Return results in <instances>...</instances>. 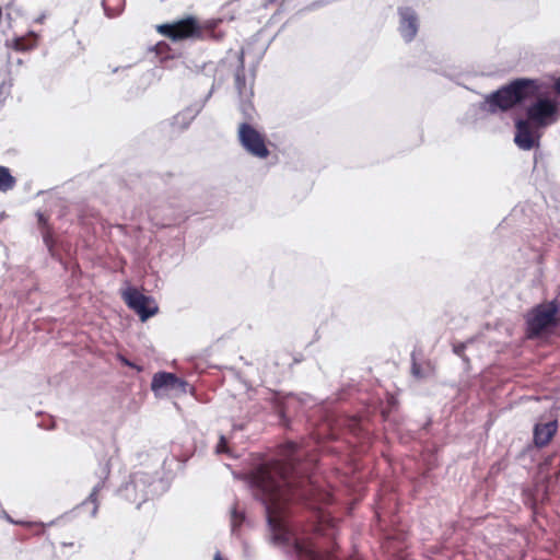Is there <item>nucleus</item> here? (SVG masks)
<instances>
[{
    "label": "nucleus",
    "mask_w": 560,
    "mask_h": 560,
    "mask_svg": "<svg viewBox=\"0 0 560 560\" xmlns=\"http://www.w3.org/2000/svg\"><path fill=\"white\" fill-rule=\"evenodd\" d=\"M544 83L538 79L520 78L511 81L486 97L488 112H506L517 104L536 98L526 109L529 121L538 127H546L557 120L559 105L551 98L541 97Z\"/></svg>",
    "instance_id": "1"
},
{
    "label": "nucleus",
    "mask_w": 560,
    "mask_h": 560,
    "mask_svg": "<svg viewBox=\"0 0 560 560\" xmlns=\"http://www.w3.org/2000/svg\"><path fill=\"white\" fill-rule=\"evenodd\" d=\"M254 485L261 491L273 539L289 541V533L283 523V511L290 500L284 466L272 463L259 467L254 475Z\"/></svg>",
    "instance_id": "2"
},
{
    "label": "nucleus",
    "mask_w": 560,
    "mask_h": 560,
    "mask_svg": "<svg viewBox=\"0 0 560 560\" xmlns=\"http://www.w3.org/2000/svg\"><path fill=\"white\" fill-rule=\"evenodd\" d=\"M199 22L200 21L196 16L188 15L173 23L161 24L156 30L161 35L172 39L173 42L185 39L196 40Z\"/></svg>",
    "instance_id": "3"
},
{
    "label": "nucleus",
    "mask_w": 560,
    "mask_h": 560,
    "mask_svg": "<svg viewBox=\"0 0 560 560\" xmlns=\"http://www.w3.org/2000/svg\"><path fill=\"white\" fill-rule=\"evenodd\" d=\"M237 136L242 147L253 156L267 159L270 154L266 137L247 122L238 126Z\"/></svg>",
    "instance_id": "4"
},
{
    "label": "nucleus",
    "mask_w": 560,
    "mask_h": 560,
    "mask_svg": "<svg viewBox=\"0 0 560 560\" xmlns=\"http://www.w3.org/2000/svg\"><path fill=\"white\" fill-rule=\"evenodd\" d=\"M121 296L128 307L133 310L142 322L154 316L159 311V306L152 298L142 294L130 285L121 291Z\"/></svg>",
    "instance_id": "5"
},
{
    "label": "nucleus",
    "mask_w": 560,
    "mask_h": 560,
    "mask_svg": "<svg viewBox=\"0 0 560 560\" xmlns=\"http://www.w3.org/2000/svg\"><path fill=\"white\" fill-rule=\"evenodd\" d=\"M557 306L553 303L537 306L527 318L530 335H539L556 324Z\"/></svg>",
    "instance_id": "6"
},
{
    "label": "nucleus",
    "mask_w": 560,
    "mask_h": 560,
    "mask_svg": "<svg viewBox=\"0 0 560 560\" xmlns=\"http://www.w3.org/2000/svg\"><path fill=\"white\" fill-rule=\"evenodd\" d=\"M400 23H399V32L402 38L409 43L411 42L418 33L419 23L418 16L415 11L410 8H404L399 10Z\"/></svg>",
    "instance_id": "7"
},
{
    "label": "nucleus",
    "mask_w": 560,
    "mask_h": 560,
    "mask_svg": "<svg viewBox=\"0 0 560 560\" xmlns=\"http://www.w3.org/2000/svg\"><path fill=\"white\" fill-rule=\"evenodd\" d=\"M516 133L514 141L522 150H532L538 145V137L535 136L529 120L520 119L515 124Z\"/></svg>",
    "instance_id": "8"
},
{
    "label": "nucleus",
    "mask_w": 560,
    "mask_h": 560,
    "mask_svg": "<svg viewBox=\"0 0 560 560\" xmlns=\"http://www.w3.org/2000/svg\"><path fill=\"white\" fill-rule=\"evenodd\" d=\"M221 23V19H211L202 23L199 22L196 40L222 42L225 37V32L219 30Z\"/></svg>",
    "instance_id": "9"
},
{
    "label": "nucleus",
    "mask_w": 560,
    "mask_h": 560,
    "mask_svg": "<svg viewBox=\"0 0 560 560\" xmlns=\"http://www.w3.org/2000/svg\"><path fill=\"white\" fill-rule=\"evenodd\" d=\"M558 429L556 420L548 421L546 423H537L534 427V443L538 447H544L553 438Z\"/></svg>",
    "instance_id": "10"
},
{
    "label": "nucleus",
    "mask_w": 560,
    "mask_h": 560,
    "mask_svg": "<svg viewBox=\"0 0 560 560\" xmlns=\"http://www.w3.org/2000/svg\"><path fill=\"white\" fill-rule=\"evenodd\" d=\"M36 45L37 36L34 33H30L26 36L15 37L10 43L7 42L8 47L21 52L32 50Z\"/></svg>",
    "instance_id": "11"
},
{
    "label": "nucleus",
    "mask_w": 560,
    "mask_h": 560,
    "mask_svg": "<svg viewBox=\"0 0 560 560\" xmlns=\"http://www.w3.org/2000/svg\"><path fill=\"white\" fill-rule=\"evenodd\" d=\"M177 381L176 376L172 373H156L153 376L151 386L153 390H159L162 388L174 387Z\"/></svg>",
    "instance_id": "12"
},
{
    "label": "nucleus",
    "mask_w": 560,
    "mask_h": 560,
    "mask_svg": "<svg viewBox=\"0 0 560 560\" xmlns=\"http://www.w3.org/2000/svg\"><path fill=\"white\" fill-rule=\"evenodd\" d=\"M16 186V178L5 166H0V192L12 190Z\"/></svg>",
    "instance_id": "13"
},
{
    "label": "nucleus",
    "mask_w": 560,
    "mask_h": 560,
    "mask_svg": "<svg viewBox=\"0 0 560 560\" xmlns=\"http://www.w3.org/2000/svg\"><path fill=\"white\" fill-rule=\"evenodd\" d=\"M37 219H38V225H39V228L42 230V233H43L44 242L46 243V245H49V242H50V231H49V228H48V218L44 213L38 212L37 213Z\"/></svg>",
    "instance_id": "14"
},
{
    "label": "nucleus",
    "mask_w": 560,
    "mask_h": 560,
    "mask_svg": "<svg viewBox=\"0 0 560 560\" xmlns=\"http://www.w3.org/2000/svg\"><path fill=\"white\" fill-rule=\"evenodd\" d=\"M124 3H125V0H103V5L106 11H108L112 5H114L116 8V12L108 14L109 16L118 14L122 9Z\"/></svg>",
    "instance_id": "15"
},
{
    "label": "nucleus",
    "mask_w": 560,
    "mask_h": 560,
    "mask_svg": "<svg viewBox=\"0 0 560 560\" xmlns=\"http://www.w3.org/2000/svg\"><path fill=\"white\" fill-rule=\"evenodd\" d=\"M225 443H226L225 439L223 436H221L220 442H219V444L217 446V452L218 453H222V452L225 451Z\"/></svg>",
    "instance_id": "16"
},
{
    "label": "nucleus",
    "mask_w": 560,
    "mask_h": 560,
    "mask_svg": "<svg viewBox=\"0 0 560 560\" xmlns=\"http://www.w3.org/2000/svg\"><path fill=\"white\" fill-rule=\"evenodd\" d=\"M555 91L560 95V78L555 82Z\"/></svg>",
    "instance_id": "17"
},
{
    "label": "nucleus",
    "mask_w": 560,
    "mask_h": 560,
    "mask_svg": "<svg viewBox=\"0 0 560 560\" xmlns=\"http://www.w3.org/2000/svg\"><path fill=\"white\" fill-rule=\"evenodd\" d=\"M214 560H224L222 557H221V553L220 552H217L214 555Z\"/></svg>",
    "instance_id": "18"
},
{
    "label": "nucleus",
    "mask_w": 560,
    "mask_h": 560,
    "mask_svg": "<svg viewBox=\"0 0 560 560\" xmlns=\"http://www.w3.org/2000/svg\"><path fill=\"white\" fill-rule=\"evenodd\" d=\"M307 552L310 553V556H311L313 559H315V555H314V552H313L312 550H308Z\"/></svg>",
    "instance_id": "19"
},
{
    "label": "nucleus",
    "mask_w": 560,
    "mask_h": 560,
    "mask_svg": "<svg viewBox=\"0 0 560 560\" xmlns=\"http://www.w3.org/2000/svg\"><path fill=\"white\" fill-rule=\"evenodd\" d=\"M43 20H44V16H40V18H38L36 21L42 23V22H43Z\"/></svg>",
    "instance_id": "20"
},
{
    "label": "nucleus",
    "mask_w": 560,
    "mask_h": 560,
    "mask_svg": "<svg viewBox=\"0 0 560 560\" xmlns=\"http://www.w3.org/2000/svg\"><path fill=\"white\" fill-rule=\"evenodd\" d=\"M277 0H267L268 3H275Z\"/></svg>",
    "instance_id": "21"
}]
</instances>
